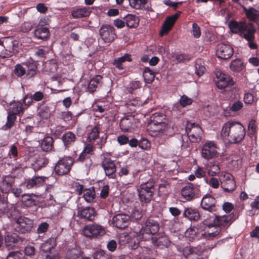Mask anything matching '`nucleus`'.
Wrapping results in <instances>:
<instances>
[{
	"mask_svg": "<svg viewBox=\"0 0 259 259\" xmlns=\"http://www.w3.org/2000/svg\"><path fill=\"white\" fill-rule=\"evenodd\" d=\"M215 199L210 195L204 196L201 202V207L205 210L209 211H214L216 210Z\"/></svg>",
	"mask_w": 259,
	"mask_h": 259,
	"instance_id": "obj_17",
	"label": "nucleus"
},
{
	"mask_svg": "<svg viewBox=\"0 0 259 259\" xmlns=\"http://www.w3.org/2000/svg\"><path fill=\"white\" fill-rule=\"evenodd\" d=\"M152 243L156 246L167 247L169 244V240L164 233L157 234L156 236L151 238Z\"/></svg>",
	"mask_w": 259,
	"mask_h": 259,
	"instance_id": "obj_22",
	"label": "nucleus"
},
{
	"mask_svg": "<svg viewBox=\"0 0 259 259\" xmlns=\"http://www.w3.org/2000/svg\"><path fill=\"white\" fill-rule=\"evenodd\" d=\"M234 54L232 46L228 44H219L217 46L216 55L217 57L223 60L230 59Z\"/></svg>",
	"mask_w": 259,
	"mask_h": 259,
	"instance_id": "obj_11",
	"label": "nucleus"
},
{
	"mask_svg": "<svg viewBox=\"0 0 259 259\" xmlns=\"http://www.w3.org/2000/svg\"><path fill=\"white\" fill-rule=\"evenodd\" d=\"M126 25L130 28H135L138 26L139 20L135 16L131 14L127 15L124 18Z\"/></svg>",
	"mask_w": 259,
	"mask_h": 259,
	"instance_id": "obj_35",
	"label": "nucleus"
},
{
	"mask_svg": "<svg viewBox=\"0 0 259 259\" xmlns=\"http://www.w3.org/2000/svg\"><path fill=\"white\" fill-rule=\"evenodd\" d=\"M183 216L191 221H197L200 218L198 210L191 207L184 208Z\"/></svg>",
	"mask_w": 259,
	"mask_h": 259,
	"instance_id": "obj_24",
	"label": "nucleus"
},
{
	"mask_svg": "<svg viewBox=\"0 0 259 259\" xmlns=\"http://www.w3.org/2000/svg\"><path fill=\"white\" fill-rule=\"evenodd\" d=\"M143 101L139 100V98H136L131 100L127 103L128 107L132 112L136 111V108H139L143 105Z\"/></svg>",
	"mask_w": 259,
	"mask_h": 259,
	"instance_id": "obj_52",
	"label": "nucleus"
},
{
	"mask_svg": "<svg viewBox=\"0 0 259 259\" xmlns=\"http://www.w3.org/2000/svg\"><path fill=\"white\" fill-rule=\"evenodd\" d=\"M94 259H111V257L104 251L99 250L94 253Z\"/></svg>",
	"mask_w": 259,
	"mask_h": 259,
	"instance_id": "obj_56",
	"label": "nucleus"
},
{
	"mask_svg": "<svg viewBox=\"0 0 259 259\" xmlns=\"http://www.w3.org/2000/svg\"><path fill=\"white\" fill-rule=\"evenodd\" d=\"M215 75V84L219 89H224L229 85L234 84L232 78L228 75L224 74L220 71H217Z\"/></svg>",
	"mask_w": 259,
	"mask_h": 259,
	"instance_id": "obj_13",
	"label": "nucleus"
},
{
	"mask_svg": "<svg viewBox=\"0 0 259 259\" xmlns=\"http://www.w3.org/2000/svg\"><path fill=\"white\" fill-rule=\"evenodd\" d=\"M92 10L89 7H78L74 8L71 11V15L75 19L87 17L90 16Z\"/></svg>",
	"mask_w": 259,
	"mask_h": 259,
	"instance_id": "obj_20",
	"label": "nucleus"
},
{
	"mask_svg": "<svg viewBox=\"0 0 259 259\" xmlns=\"http://www.w3.org/2000/svg\"><path fill=\"white\" fill-rule=\"evenodd\" d=\"M48 227L49 224L48 223H42L39 225L37 232L38 234L44 233L47 231Z\"/></svg>",
	"mask_w": 259,
	"mask_h": 259,
	"instance_id": "obj_64",
	"label": "nucleus"
},
{
	"mask_svg": "<svg viewBox=\"0 0 259 259\" xmlns=\"http://www.w3.org/2000/svg\"><path fill=\"white\" fill-rule=\"evenodd\" d=\"M78 216L88 221H93L95 217V211L93 208L87 207L79 210Z\"/></svg>",
	"mask_w": 259,
	"mask_h": 259,
	"instance_id": "obj_25",
	"label": "nucleus"
},
{
	"mask_svg": "<svg viewBox=\"0 0 259 259\" xmlns=\"http://www.w3.org/2000/svg\"><path fill=\"white\" fill-rule=\"evenodd\" d=\"M11 43L12 44V47L11 46H5L0 40V57L6 58L12 55L14 51V44L12 41H11Z\"/></svg>",
	"mask_w": 259,
	"mask_h": 259,
	"instance_id": "obj_30",
	"label": "nucleus"
},
{
	"mask_svg": "<svg viewBox=\"0 0 259 259\" xmlns=\"http://www.w3.org/2000/svg\"><path fill=\"white\" fill-rule=\"evenodd\" d=\"M243 107V103L240 101L234 102L230 107V110L232 111L236 112L241 110Z\"/></svg>",
	"mask_w": 259,
	"mask_h": 259,
	"instance_id": "obj_60",
	"label": "nucleus"
},
{
	"mask_svg": "<svg viewBox=\"0 0 259 259\" xmlns=\"http://www.w3.org/2000/svg\"><path fill=\"white\" fill-rule=\"evenodd\" d=\"M130 217L125 214H117L112 218L113 225L119 229H123L127 226Z\"/></svg>",
	"mask_w": 259,
	"mask_h": 259,
	"instance_id": "obj_16",
	"label": "nucleus"
},
{
	"mask_svg": "<svg viewBox=\"0 0 259 259\" xmlns=\"http://www.w3.org/2000/svg\"><path fill=\"white\" fill-rule=\"evenodd\" d=\"M142 217V212L139 210L134 209L132 211L130 220L132 221H138Z\"/></svg>",
	"mask_w": 259,
	"mask_h": 259,
	"instance_id": "obj_58",
	"label": "nucleus"
},
{
	"mask_svg": "<svg viewBox=\"0 0 259 259\" xmlns=\"http://www.w3.org/2000/svg\"><path fill=\"white\" fill-rule=\"evenodd\" d=\"M206 71L203 62L201 59H197L195 64V73L198 76L202 75Z\"/></svg>",
	"mask_w": 259,
	"mask_h": 259,
	"instance_id": "obj_51",
	"label": "nucleus"
},
{
	"mask_svg": "<svg viewBox=\"0 0 259 259\" xmlns=\"http://www.w3.org/2000/svg\"><path fill=\"white\" fill-rule=\"evenodd\" d=\"M217 144L211 141H207L202 145L201 149V155L206 160H209L217 157L219 153Z\"/></svg>",
	"mask_w": 259,
	"mask_h": 259,
	"instance_id": "obj_3",
	"label": "nucleus"
},
{
	"mask_svg": "<svg viewBox=\"0 0 259 259\" xmlns=\"http://www.w3.org/2000/svg\"><path fill=\"white\" fill-rule=\"evenodd\" d=\"M5 245L8 249H12L23 241V239L16 234H8L5 238Z\"/></svg>",
	"mask_w": 259,
	"mask_h": 259,
	"instance_id": "obj_18",
	"label": "nucleus"
},
{
	"mask_svg": "<svg viewBox=\"0 0 259 259\" xmlns=\"http://www.w3.org/2000/svg\"><path fill=\"white\" fill-rule=\"evenodd\" d=\"M33 227V221L28 218L23 217L18 218L15 224L16 231L20 233L29 232Z\"/></svg>",
	"mask_w": 259,
	"mask_h": 259,
	"instance_id": "obj_8",
	"label": "nucleus"
},
{
	"mask_svg": "<svg viewBox=\"0 0 259 259\" xmlns=\"http://www.w3.org/2000/svg\"><path fill=\"white\" fill-rule=\"evenodd\" d=\"M33 195L31 194V195L24 194L22 195V202L26 207H30L35 204V201L32 198Z\"/></svg>",
	"mask_w": 259,
	"mask_h": 259,
	"instance_id": "obj_50",
	"label": "nucleus"
},
{
	"mask_svg": "<svg viewBox=\"0 0 259 259\" xmlns=\"http://www.w3.org/2000/svg\"><path fill=\"white\" fill-rule=\"evenodd\" d=\"M181 13L182 12L181 11H178L175 14L167 17L165 19L160 32V35L161 36L167 34L171 30L175 22Z\"/></svg>",
	"mask_w": 259,
	"mask_h": 259,
	"instance_id": "obj_15",
	"label": "nucleus"
},
{
	"mask_svg": "<svg viewBox=\"0 0 259 259\" xmlns=\"http://www.w3.org/2000/svg\"><path fill=\"white\" fill-rule=\"evenodd\" d=\"M246 131L239 122L229 120L222 126L221 136L226 142L230 144L240 143L244 139Z\"/></svg>",
	"mask_w": 259,
	"mask_h": 259,
	"instance_id": "obj_1",
	"label": "nucleus"
},
{
	"mask_svg": "<svg viewBox=\"0 0 259 259\" xmlns=\"http://www.w3.org/2000/svg\"><path fill=\"white\" fill-rule=\"evenodd\" d=\"M192 33L195 38L199 37L201 34L199 27L196 23H195L192 24Z\"/></svg>",
	"mask_w": 259,
	"mask_h": 259,
	"instance_id": "obj_63",
	"label": "nucleus"
},
{
	"mask_svg": "<svg viewBox=\"0 0 259 259\" xmlns=\"http://www.w3.org/2000/svg\"><path fill=\"white\" fill-rule=\"evenodd\" d=\"M24 108L22 107V104L20 101L12 102L10 104V110L11 114H20L23 113Z\"/></svg>",
	"mask_w": 259,
	"mask_h": 259,
	"instance_id": "obj_40",
	"label": "nucleus"
},
{
	"mask_svg": "<svg viewBox=\"0 0 259 259\" xmlns=\"http://www.w3.org/2000/svg\"><path fill=\"white\" fill-rule=\"evenodd\" d=\"M45 179L44 177H33L27 181L26 186L28 189L39 187L45 183Z\"/></svg>",
	"mask_w": 259,
	"mask_h": 259,
	"instance_id": "obj_29",
	"label": "nucleus"
},
{
	"mask_svg": "<svg viewBox=\"0 0 259 259\" xmlns=\"http://www.w3.org/2000/svg\"><path fill=\"white\" fill-rule=\"evenodd\" d=\"M14 183V179L10 176L3 177L0 183V188L4 193H8L11 189L13 184Z\"/></svg>",
	"mask_w": 259,
	"mask_h": 259,
	"instance_id": "obj_21",
	"label": "nucleus"
},
{
	"mask_svg": "<svg viewBox=\"0 0 259 259\" xmlns=\"http://www.w3.org/2000/svg\"><path fill=\"white\" fill-rule=\"evenodd\" d=\"M151 132L155 135L158 134L167 135L168 131L170 130V126L168 125V122L163 123L149 124Z\"/></svg>",
	"mask_w": 259,
	"mask_h": 259,
	"instance_id": "obj_19",
	"label": "nucleus"
},
{
	"mask_svg": "<svg viewBox=\"0 0 259 259\" xmlns=\"http://www.w3.org/2000/svg\"><path fill=\"white\" fill-rule=\"evenodd\" d=\"M230 69L234 72H239L243 70L244 66L242 62L240 59L233 60L230 64Z\"/></svg>",
	"mask_w": 259,
	"mask_h": 259,
	"instance_id": "obj_48",
	"label": "nucleus"
},
{
	"mask_svg": "<svg viewBox=\"0 0 259 259\" xmlns=\"http://www.w3.org/2000/svg\"><path fill=\"white\" fill-rule=\"evenodd\" d=\"M246 24V23L243 22L239 23L236 21H232L229 24V27L232 32L241 34L244 29Z\"/></svg>",
	"mask_w": 259,
	"mask_h": 259,
	"instance_id": "obj_34",
	"label": "nucleus"
},
{
	"mask_svg": "<svg viewBox=\"0 0 259 259\" xmlns=\"http://www.w3.org/2000/svg\"><path fill=\"white\" fill-rule=\"evenodd\" d=\"M186 132L187 136L182 137V147L184 148L189 146L190 143L187 141L188 138L193 143L198 142L201 139L202 130L197 123L188 121L186 125Z\"/></svg>",
	"mask_w": 259,
	"mask_h": 259,
	"instance_id": "obj_2",
	"label": "nucleus"
},
{
	"mask_svg": "<svg viewBox=\"0 0 259 259\" xmlns=\"http://www.w3.org/2000/svg\"><path fill=\"white\" fill-rule=\"evenodd\" d=\"M83 198L88 202L94 201L95 198V192L94 188L85 189L83 191Z\"/></svg>",
	"mask_w": 259,
	"mask_h": 259,
	"instance_id": "obj_43",
	"label": "nucleus"
},
{
	"mask_svg": "<svg viewBox=\"0 0 259 259\" xmlns=\"http://www.w3.org/2000/svg\"><path fill=\"white\" fill-rule=\"evenodd\" d=\"M74 162L71 157H66L60 159L56 163L54 170L58 175H63L67 174L71 169Z\"/></svg>",
	"mask_w": 259,
	"mask_h": 259,
	"instance_id": "obj_5",
	"label": "nucleus"
},
{
	"mask_svg": "<svg viewBox=\"0 0 259 259\" xmlns=\"http://www.w3.org/2000/svg\"><path fill=\"white\" fill-rule=\"evenodd\" d=\"M208 174L211 176H214L219 174L220 167L218 162L211 161L208 164Z\"/></svg>",
	"mask_w": 259,
	"mask_h": 259,
	"instance_id": "obj_42",
	"label": "nucleus"
},
{
	"mask_svg": "<svg viewBox=\"0 0 259 259\" xmlns=\"http://www.w3.org/2000/svg\"><path fill=\"white\" fill-rule=\"evenodd\" d=\"M16 115L14 114L9 113L7 116V122L3 126L4 129L7 130L11 128L16 120Z\"/></svg>",
	"mask_w": 259,
	"mask_h": 259,
	"instance_id": "obj_54",
	"label": "nucleus"
},
{
	"mask_svg": "<svg viewBox=\"0 0 259 259\" xmlns=\"http://www.w3.org/2000/svg\"><path fill=\"white\" fill-rule=\"evenodd\" d=\"M53 139L51 137H45L41 142V147L45 151H49L53 148Z\"/></svg>",
	"mask_w": 259,
	"mask_h": 259,
	"instance_id": "obj_39",
	"label": "nucleus"
},
{
	"mask_svg": "<svg viewBox=\"0 0 259 259\" xmlns=\"http://www.w3.org/2000/svg\"><path fill=\"white\" fill-rule=\"evenodd\" d=\"M100 131V124H96L89 133L88 140L89 142L94 141L99 137Z\"/></svg>",
	"mask_w": 259,
	"mask_h": 259,
	"instance_id": "obj_44",
	"label": "nucleus"
},
{
	"mask_svg": "<svg viewBox=\"0 0 259 259\" xmlns=\"http://www.w3.org/2000/svg\"><path fill=\"white\" fill-rule=\"evenodd\" d=\"M181 194L185 200H191L195 197V189L192 185L189 184L182 189Z\"/></svg>",
	"mask_w": 259,
	"mask_h": 259,
	"instance_id": "obj_28",
	"label": "nucleus"
},
{
	"mask_svg": "<svg viewBox=\"0 0 259 259\" xmlns=\"http://www.w3.org/2000/svg\"><path fill=\"white\" fill-rule=\"evenodd\" d=\"M99 33L102 39L105 42H111L116 37L115 29L110 25H103L99 29Z\"/></svg>",
	"mask_w": 259,
	"mask_h": 259,
	"instance_id": "obj_10",
	"label": "nucleus"
},
{
	"mask_svg": "<svg viewBox=\"0 0 259 259\" xmlns=\"http://www.w3.org/2000/svg\"><path fill=\"white\" fill-rule=\"evenodd\" d=\"M234 220L233 215L232 214L222 216L217 215L214 220V223L221 228V227L230 226Z\"/></svg>",
	"mask_w": 259,
	"mask_h": 259,
	"instance_id": "obj_23",
	"label": "nucleus"
},
{
	"mask_svg": "<svg viewBox=\"0 0 259 259\" xmlns=\"http://www.w3.org/2000/svg\"><path fill=\"white\" fill-rule=\"evenodd\" d=\"M23 254L20 251H12L7 256L6 259H24Z\"/></svg>",
	"mask_w": 259,
	"mask_h": 259,
	"instance_id": "obj_57",
	"label": "nucleus"
},
{
	"mask_svg": "<svg viewBox=\"0 0 259 259\" xmlns=\"http://www.w3.org/2000/svg\"><path fill=\"white\" fill-rule=\"evenodd\" d=\"M73 188L79 195H81L85 189H84V186L80 184L78 182H75L73 184Z\"/></svg>",
	"mask_w": 259,
	"mask_h": 259,
	"instance_id": "obj_61",
	"label": "nucleus"
},
{
	"mask_svg": "<svg viewBox=\"0 0 259 259\" xmlns=\"http://www.w3.org/2000/svg\"><path fill=\"white\" fill-rule=\"evenodd\" d=\"M139 120L132 115L123 117L120 120V126L123 132H133L138 126Z\"/></svg>",
	"mask_w": 259,
	"mask_h": 259,
	"instance_id": "obj_9",
	"label": "nucleus"
},
{
	"mask_svg": "<svg viewBox=\"0 0 259 259\" xmlns=\"http://www.w3.org/2000/svg\"><path fill=\"white\" fill-rule=\"evenodd\" d=\"M27 67L26 75L27 78H30L35 76L37 73L36 62L34 61H29L23 63Z\"/></svg>",
	"mask_w": 259,
	"mask_h": 259,
	"instance_id": "obj_26",
	"label": "nucleus"
},
{
	"mask_svg": "<svg viewBox=\"0 0 259 259\" xmlns=\"http://www.w3.org/2000/svg\"><path fill=\"white\" fill-rule=\"evenodd\" d=\"M222 229L215 223L204 226L201 233L202 237L207 240H212L221 236Z\"/></svg>",
	"mask_w": 259,
	"mask_h": 259,
	"instance_id": "obj_6",
	"label": "nucleus"
},
{
	"mask_svg": "<svg viewBox=\"0 0 259 259\" xmlns=\"http://www.w3.org/2000/svg\"><path fill=\"white\" fill-rule=\"evenodd\" d=\"M34 33L36 37L38 39H44L48 37L50 32L47 27L37 26Z\"/></svg>",
	"mask_w": 259,
	"mask_h": 259,
	"instance_id": "obj_32",
	"label": "nucleus"
},
{
	"mask_svg": "<svg viewBox=\"0 0 259 259\" xmlns=\"http://www.w3.org/2000/svg\"><path fill=\"white\" fill-rule=\"evenodd\" d=\"M62 139L65 145L67 146L75 142L76 136L72 132H68L63 134Z\"/></svg>",
	"mask_w": 259,
	"mask_h": 259,
	"instance_id": "obj_41",
	"label": "nucleus"
},
{
	"mask_svg": "<svg viewBox=\"0 0 259 259\" xmlns=\"http://www.w3.org/2000/svg\"><path fill=\"white\" fill-rule=\"evenodd\" d=\"M154 183L150 180L146 183L142 184L138 190L139 199L141 202L147 203L149 202L153 195V187Z\"/></svg>",
	"mask_w": 259,
	"mask_h": 259,
	"instance_id": "obj_4",
	"label": "nucleus"
},
{
	"mask_svg": "<svg viewBox=\"0 0 259 259\" xmlns=\"http://www.w3.org/2000/svg\"><path fill=\"white\" fill-rule=\"evenodd\" d=\"M81 254L79 248L74 247L69 249L66 252V256L68 259H77Z\"/></svg>",
	"mask_w": 259,
	"mask_h": 259,
	"instance_id": "obj_46",
	"label": "nucleus"
},
{
	"mask_svg": "<svg viewBox=\"0 0 259 259\" xmlns=\"http://www.w3.org/2000/svg\"><path fill=\"white\" fill-rule=\"evenodd\" d=\"M101 166L104 169L106 176L109 178H115L116 166L113 160L105 157L101 162Z\"/></svg>",
	"mask_w": 259,
	"mask_h": 259,
	"instance_id": "obj_14",
	"label": "nucleus"
},
{
	"mask_svg": "<svg viewBox=\"0 0 259 259\" xmlns=\"http://www.w3.org/2000/svg\"><path fill=\"white\" fill-rule=\"evenodd\" d=\"M212 212L208 211V212H205L202 214L201 218L204 226L214 223V220L215 219L217 215Z\"/></svg>",
	"mask_w": 259,
	"mask_h": 259,
	"instance_id": "obj_37",
	"label": "nucleus"
},
{
	"mask_svg": "<svg viewBox=\"0 0 259 259\" xmlns=\"http://www.w3.org/2000/svg\"><path fill=\"white\" fill-rule=\"evenodd\" d=\"M38 115L42 119H47L51 116V112L48 107H45L40 109Z\"/></svg>",
	"mask_w": 259,
	"mask_h": 259,
	"instance_id": "obj_55",
	"label": "nucleus"
},
{
	"mask_svg": "<svg viewBox=\"0 0 259 259\" xmlns=\"http://www.w3.org/2000/svg\"><path fill=\"white\" fill-rule=\"evenodd\" d=\"M13 72L19 77H21L26 74L25 68L20 64H17L15 65Z\"/></svg>",
	"mask_w": 259,
	"mask_h": 259,
	"instance_id": "obj_53",
	"label": "nucleus"
},
{
	"mask_svg": "<svg viewBox=\"0 0 259 259\" xmlns=\"http://www.w3.org/2000/svg\"><path fill=\"white\" fill-rule=\"evenodd\" d=\"M131 56L128 54H125L123 56L119 57L115 59L113 64L118 69L122 70L123 69L122 64L125 61L131 62Z\"/></svg>",
	"mask_w": 259,
	"mask_h": 259,
	"instance_id": "obj_33",
	"label": "nucleus"
},
{
	"mask_svg": "<svg viewBox=\"0 0 259 259\" xmlns=\"http://www.w3.org/2000/svg\"><path fill=\"white\" fill-rule=\"evenodd\" d=\"M143 77L145 82L150 83L153 81L155 74L149 67H145L143 71Z\"/></svg>",
	"mask_w": 259,
	"mask_h": 259,
	"instance_id": "obj_47",
	"label": "nucleus"
},
{
	"mask_svg": "<svg viewBox=\"0 0 259 259\" xmlns=\"http://www.w3.org/2000/svg\"><path fill=\"white\" fill-rule=\"evenodd\" d=\"M221 187L226 192H231L235 190L236 183L234 180H231L227 182H221Z\"/></svg>",
	"mask_w": 259,
	"mask_h": 259,
	"instance_id": "obj_38",
	"label": "nucleus"
},
{
	"mask_svg": "<svg viewBox=\"0 0 259 259\" xmlns=\"http://www.w3.org/2000/svg\"><path fill=\"white\" fill-rule=\"evenodd\" d=\"M192 103V99L186 95L182 96L180 99V103L182 107L190 105Z\"/></svg>",
	"mask_w": 259,
	"mask_h": 259,
	"instance_id": "obj_59",
	"label": "nucleus"
},
{
	"mask_svg": "<svg viewBox=\"0 0 259 259\" xmlns=\"http://www.w3.org/2000/svg\"><path fill=\"white\" fill-rule=\"evenodd\" d=\"M56 246V242L54 239H50L45 242L42 243L41 245V250L45 252H47L54 248Z\"/></svg>",
	"mask_w": 259,
	"mask_h": 259,
	"instance_id": "obj_49",
	"label": "nucleus"
},
{
	"mask_svg": "<svg viewBox=\"0 0 259 259\" xmlns=\"http://www.w3.org/2000/svg\"><path fill=\"white\" fill-rule=\"evenodd\" d=\"M244 11L247 17L250 20H254L259 17V11L253 8H250L247 9L244 7Z\"/></svg>",
	"mask_w": 259,
	"mask_h": 259,
	"instance_id": "obj_45",
	"label": "nucleus"
},
{
	"mask_svg": "<svg viewBox=\"0 0 259 259\" xmlns=\"http://www.w3.org/2000/svg\"><path fill=\"white\" fill-rule=\"evenodd\" d=\"M221 182L229 181L231 180H234L233 176L230 173L224 172H222L220 176Z\"/></svg>",
	"mask_w": 259,
	"mask_h": 259,
	"instance_id": "obj_62",
	"label": "nucleus"
},
{
	"mask_svg": "<svg viewBox=\"0 0 259 259\" xmlns=\"http://www.w3.org/2000/svg\"><path fill=\"white\" fill-rule=\"evenodd\" d=\"M82 232L84 235L90 238L97 237L105 234L104 228L98 225H90L85 226Z\"/></svg>",
	"mask_w": 259,
	"mask_h": 259,
	"instance_id": "obj_12",
	"label": "nucleus"
},
{
	"mask_svg": "<svg viewBox=\"0 0 259 259\" xmlns=\"http://www.w3.org/2000/svg\"><path fill=\"white\" fill-rule=\"evenodd\" d=\"M102 77L97 75L92 78L88 85V90L90 92L95 91L98 87L100 84Z\"/></svg>",
	"mask_w": 259,
	"mask_h": 259,
	"instance_id": "obj_36",
	"label": "nucleus"
},
{
	"mask_svg": "<svg viewBox=\"0 0 259 259\" xmlns=\"http://www.w3.org/2000/svg\"><path fill=\"white\" fill-rule=\"evenodd\" d=\"M256 31L252 23L246 24L244 29L242 31L241 34H243V37L246 40H254V33Z\"/></svg>",
	"mask_w": 259,
	"mask_h": 259,
	"instance_id": "obj_27",
	"label": "nucleus"
},
{
	"mask_svg": "<svg viewBox=\"0 0 259 259\" xmlns=\"http://www.w3.org/2000/svg\"><path fill=\"white\" fill-rule=\"evenodd\" d=\"M159 229V225L156 221L149 219L145 223L140 230V234L142 236L143 239H146L145 235H150L155 234Z\"/></svg>",
	"mask_w": 259,
	"mask_h": 259,
	"instance_id": "obj_7",
	"label": "nucleus"
},
{
	"mask_svg": "<svg viewBox=\"0 0 259 259\" xmlns=\"http://www.w3.org/2000/svg\"><path fill=\"white\" fill-rule=\"evenodd\" d=\"M163 122H168L166 116L161 113L156 112L153 114L150 117V123L149 124H160Z\"/></svg>",
	"mask_w": 259,
	"mask_h": 259,
	"instance_id": "obj_31",
	"label": "nucleus"
}]
</instances>
